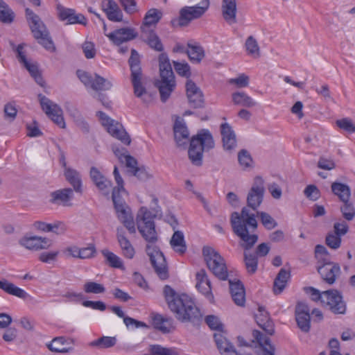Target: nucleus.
<instances>
[{"label":"nucleus","instance_id":"f257e3e1","mask_svg":"<svg viewBox=\"0 0 355 355\" xmlns=\"http://www.w3.org/2000/svg\"><path fill=\"white\" fill-rule=\"evenodd\" d=\"M230 223L234 233L240 239V245L244 249V263L247 272L254 274L257 270L258 257L255 254L248 252L258 241L254 234L257 228L255 215L250 212L248 207H243L241 213L234 211L231 215Z\"/></svg>","mask_w":355,"mask_h":355},{"label":"nucleus","instance_id":"f03ea898","mask_svg":"<svg viewBox=\"0 0 355 355\" xmlns=\"http://www.w3.org/2000/svg\"><path fill=\"white\" fill-rule=\"evenodd\" d=\"M155 216L146 207H141L137 216V226L142 237L148 243L146 251L155 272L161 279L164 280L168 277V270L163 253L154 245L158 240L154 223Z\"/></svg>","mask_w":355,"mask_h":355},{"label":"nucleus","instance_id":"7ed1b4c3","mask_svg":"<svg viewBox=\"0 0 355 355\" xmlns=\"http://www.w3.org/2000/svg\"><path fill=\"white\" fill-rule=\"evenodd\" d=\"M163 292L168 308L178 321L197 324L202 320L200 309L191 297L184 293L178 294L168 285L164 287Z\"/></svg>","mask_w":355,"mask_h":355},{"label":"nucleus","instance_id":"20e7f679","mask_svg":"<svg viewBox=\"0 0 355 355\" xmlns=\"http://www.w3.org/2000/svg\"><path fill=\"white\" fill-rule=\"evenodd\" d=\"M160 80H157L155 85L158 88L162 102H166L175 87V76L166 53L159 56Z\"/></svg>","mask_w":355,"mask_h":355},{"label":"nucleus","instance_id":"39448f33","mask_svg":"<svg viewBox=\"0 0 355 355\" xmlns=\"http://www.w3.org/2000/svg\"><path fill=\"white\" fill-rule=\"evenodd\" d=\"M214 147V141L210 132L202 130L190 140V146L188 150L189 158L191 163L197 166L202 164L204 150H209Z\"/></svg>","mask_w":355,"mask_h":355},{"label":"nucleus","instance_id":"423d86ee","mask_svg":"<svg viewBox=\"0 0 355 355\" xmlns=\"http://www.w3.org/2000/svg\"><path fill=\"white\" fill-rule=\"evenodd\" d=\"M25 12L31 30L37 42L47 51L54 52L55 46L49 35V32L40 17L28 8H26Z\"/></svg>","mask_w":355,"mask_h":355},{"label":"nucleus","instance_id":"0eeeda50","mask_svg":"<svg viewBox=\"0 0 355 355\" xmlns=\"http://www.w3.org/2000/svg\"><path fill=\"white\" fill-rule=\"evenodd\" d=\"M202 254L208 268L219 279H227L228 272L225 261L215 249L210 246L202 248Z\"/></svg>","mask_w":355,"mask_h":355},{"label":"nucleus","instance_id":"6e6552de","mask_svg":"<svg viewBox=\"0 0 355 355\" xmlns=\"http://www.w3.org/2000/svg\"><path fill=\"white\" fill-rule=\"evenodd\" d=\"M209 7V0H201L200 3L193 6H184L180 10L179 17L173 19L171 24L173 26H187L191 21L201 17Z\"/></svg>","mask_w":355,"mask_h":355},{"label":"nucleus","instance_id":"1a4fd4ad","mask_svg":"<svg viewBox=\"0 0 355 355\" xmlns=\"http://www.w3.org/2000/svg\"><path fill=\"white\" fill-rule=\"evenodd\" d=\"M128 62L131 71L134 93L136 96L141 97V96L146 92V90L141 82L142 73L140 66L139 55L135 49L131 51V55L129 58Z\"/></svg>","mask_w":355,"mask_h":355},{"label":"nucleus","instance_id":"9d476101","mask_svg":"<svg viewBox=\"0 0 355 355\" xmlns=\"http://www.w3.org/2000/svg\"><path fill=\"white\" fill-rule=\"evenodd\" d=\"M97 115L101 121L102 125L106 127L107 132L114 137L121 141L124 144L129 145L131 139L122 125L110 119L105 113L99 111Z\"/></svg>","mask_w":355,"mask_h":355},{"label":"nucleus","instance_id":"9b49d317","mask_svg":"<svg viewBox=\"0 0 355 355\" xmlns=\"http://www.w3.org/2000/svg\"><path fill=\"white\" fill-rule=\"evenodd\" d=\"M323 305L328 306L334 314H345L347 311L346 302L340 291L330 289L324 291Z\"/></svg>","mask_w":355,"mask_h":355},{"label":"nucleus","instance_id":"f8f14e48","mask_svg":"<svg viewBox=\"0 0 355 355\" xmlns=\"http://www.w3.org/2000/svg\"><path fill=\"white\" fill-rule=\"evenodd\" d=\"M40 105L46 114L60 128H65L62 110L45 96L39 94Z\"/></svg>","mask_w":355,"mask_h":355},{"label":"nucleus","instance_id":"ddd939ff","mask_svg":"<svg viewBox=\"0 0 355 355\" xmlns=\"http://www.w3.org/2000/svg\"><path fill=\"white\" fill-rule=\"evenodd\" d=\"M76 74L86 87H89L95 91L109 90L112 87L110 80L98 74H94L93 76L90 73L80 69L77 70Z\"/></svg>","mask_w":355,"mask_h":355},{"label":"nucleus","instance_id":"4468645a","mask_svg":"<svg viewBox=\"0 0 355 355\" xmlns=\"http://www.w3.org/2000/svg\"><path fill=\"white\" fill-rule=\"evenodd\" d=\"M264 191V180L261 177L256 176L248 194V206L256 210L263 201Z\"/></svg>","mask_w":355,"mask_h":355},{"label":"nucleus","instance_id":"2eb2a0df","mask_svg":"<svg viewBox=\"0 0 355 355\" xmlns=\"http://www.w3.org/2000/svg\"><path fill=\"white\" fill-rule=\"evenodd\" d=\"M323 261L321 266H318V272L325 283L332 285L340 272V266L326 259H323Z\"/></svg>","mask_w":355,"mask_h":355},{"label":"nucleus","instance_id":"dca6fc26","mask_svg":"<svg viewBox=\"0 0 355 355\" xmlns=\"http://www.w3.org/2000/svg\"><path fill=\"white\" fill-rule=\"evenodd\" d=\"M57 10L59 19L66 21L67 24H79L85 26L87 23L85 17L80 13H76L73 9L58 5Z\"/></svg>","mask_w":355,"mask_h":355},{"label":"nucleus","instance_id":"f3484780","mask_svg":"<svg viewBox=\"0 0 355 355\" xmlns=\"http://www.w3.org/2000/svg\"><path fill=\"white\" fill-rule=\"evenodd\" d=\"M220 130L224 150L232 153L237 146L236 134L232 127L227 123H223L220 125Z\"/></svg>","mask_w":355,"mask_h":355},{"label":"nucleus","instance_id":"a211bd4d","mask_svg":"<svg viewBox=\"0 0 355 355\" xmlns=\"http://www.w3.org/2000/svg\"><path fill=\"white\" fill-rule=\"evenodd\" d=\"M89 176L93 183L103 195H109L112 186V182L110 180L103 175L95 166L91 167Z\"/></svg>","mask_w":355,"mask_h":355},{"label":"nucleus","instance_id":"6ab92c4d","mask_svg":"<svg viewBox=\"0 0 355 355\" xmlns=\"http://www.w3.org/2000/svg\"><path fill=\"white\" fill-rule=\"evenodd\" d=\"M119 220L123 224L130 234L136 232L135 223L130 208L126 205H118L114 207Z\"/></svg>","mask_w":355,"mask_h":355},{"label":"nucleus","instance_id":"aec40b11","mask_svg":"<svg viewBox=\"0 0 355 355\" xmlns=\"http://www.w3.org/2000/svg\"><path fill=\"white\" fill-rule=\"evenodd\" d=\"M309 309L304 302H298L295 307V319L299 328L304 332L310 330Z\"/></svg>","mask_w":355,"mask_h":355},{"label":"nucleus","instance_id":"412c9836","mask_svg":"<svg viewBox=\"0 0 355 355\" xmlns=\"http://www.w3.org/2000/svg\"><path fill=\"white\" fill-rule=\"evenodd\" d=\"M187 96L190 105L193 108L201 107L204 103L203 95L198 87L191 80L186 83Z\"/></svg>","mask_w":355,"mask_h":355},{"label":"nucleus","instance_id":"4be33fe9","mask_svg":"<svg viewBox=\"0 0 355 355\" xmlns=\"http://www.w3.org/2000/svg\"><path fill=\"white\" fill-rule=\"evenodd\" d=\"M137 36V33L135 29L129 27L116 29L109 33V35H107L110 40L116 45H119L124 42L132 40L136 38Z\"/></svg>","mask_w":355,"mask_h":355},{"label":"nucleus","instance_id":"5701e85b","mask_svg":"<svg viewBox=\"0 0 355 355\" xmlns=\"http://www.w3.org/2000/svg\"><path fill=\"white\" fill-rule=\"evenodd\" d=\"M196 287L199 292L204 295L208 300L214 299L211 293V282L208 279L205 269H200L196 274Z\"/></svg>","mask_w":355,"mask_h":355},{"label":"nucleus","instance_id":"b1692460","mask_svg":"<svg viewBox=\"0 0 355 355\" xmlns=\"http://www.w3.org/2000/svg\"><path fill=\"white\" fill-rule=\"evenodd\" d=\"M255 320L257 324L268 335L272 336L275 334L274 323L265 307L259 306L258 312L255 314Z\"/></svg>","mask_w":355,"mask_h":355},{"label":"nucleus","instance_id":"393cba45","mask_svg":"<svg viewBox=\"0 0 355 355\" xmlns=\"http://www.w3.org/2000/svg\"><path fill=\"white\" fill-rule=\"evenodd\" d=\"M116 238L123 256L128 259H133L135 254V250L130 241L125 236V233L123 227H119L116 228Z\"/></svg>","mask_w":355,"mask_h":355},{"label":"nucleus","instance_id":"a878e982","mask_svg":"<svg viewBox=\"0 0 355 355\" xmlns=\"http://www.w3.org/2000/svg\"><path fill=\"white\" fill-rule=\"evenodd\" d=\"M19 242L21 246L32 250L45 249L51 245L48 239L36 236H24Z\"/></svg>","mask_w":355,"mask_h":355},{"label":"nucleus","instance_id":"bb28decb","mask_svg":"<svg viewBox=\"0 0 355 355\" xmlns=\"http://www.w3.org/2000/svg\"><path fill=\"white\" fill-rule=\"evenodd\" d=\"M174 137L179 146L187 144L189 140V132L184 119L178 117L173 125Z\"/></svg>","mask_w":355,"mask_h":355},{"label":"nucleus","instance_id":"cd10ccee","mask_svg":"<svg viewBox=\"0 0 355 355\" xmlns=\"http://www.w3.org/2000/svg\"><path fill=\"white\" fill-rule=\"evenodd\" d=\"M102 9L110 21H121L123 12L119 5L113 0H103L101 3Z\"/></svg>","mask_w":355,"mask_h":355},{"label":"nucleus","instance_id":"c85d7f7f","mask_svg":"<svg viewBox=\"0 0 355 355\" xmlns=\"http://www.w3.org/2000/svg\"><path fill=\"white\" fill-rule=\"evenodd\" d=\"M49 202L54 205H62L63 206L71 205L69 202L73 197V189L65 188L53 191L50 194Z\"/></svg>","mask_w":355,"mask_h":355},{"label":"nucleus","instance_id":"c756f323","mask_svg":"<svg viewBox=\"0 0 355 355\" xmlns=\"http://www.w3.org/2000/svg\"><path fill=\"white\" fill-rule=\"evenodd\" d=\"M222 15L225 21L229 24L236 22V0H223Z\"/></svg>","mask_w":355,"mask_h":355},{"label":"nucleus","instance_id":"7c9ffc66","mask_svg":"<svg viewBox=\"0 0 355 355\" xmlns=\"http://www.w3.org/2000/svg\"><path fill=\"white\" fill-rule=\"evenodd\" d=\"M230 293L234 303L240 306H243L245 302V293L243 284L240 281L233 282L229 281Z\"/></svg>","mask_w":355,"mask_h":355},{"label":"nucleus","instance_id":"2f4dec72","mask_svg":"<svg viewBox=\"0 0 355 355\" xmlns=\"http://www.w3.org/2000/svg\"><path fill=\"white\" fill-rule=\"evenodd\" d=\"M216 345L222 355H239L234 346L221 333L214 334Z\"/></svg>","mask_w":355,"mask_h":355},{"label":"nucleus","instance_id":"473e14b6","mask_svg":"<svg viewBox=\"0 0 355 355\" xmlns=\"http://www.w3.org/2000/svg\"><path fill=\"white\" fill-rule=\"evenodd\" d=\"M66 180L73 187V190L78 193H83L81 176L78 171L71 168H66L64 171Z\"/></svg>","mask_w":355,"mask_h":355},{"label":"nucleus","instance_id":"72a5a7b5","mask_svg":"<svg viewBox=\"0 0 355 355\" xmlns=\"http://www.w3.org/2000/svg\"><path fill=\"white\" fill-rule=\"evenodd\" d=\"M173 319L164 317L160 314H153L152 316V324L156 329L164 334L169 333L172 328Z\"/></svg>","mask_w":355,"mask_h":355},{"label":"nucleus","instance_id":"f704fd0d","mask_svg":"<svg viewBox=\"0 0 355 355\" xmlns=\"http://www.w3.org/2000/svg\"><path fill=\"white\" fill-rule=\"evenodd\" d=\"M253 338L262 348L265 355H274L275 347L270 343V339L268 336L263 335L259 330H254L252 331Z\"/></svg>","mask_w":355,"mask_h":355},{"label":"nucleus","instance_id":"c9c22d12","mask_svg":"<svg viewBox=\"0 0 355 355\" xmlns=\"http://www.w3.org/2000/svg\"><path fill=\"white\" fill-rule=\"evenodd\" d=\"M73 339H67L63 336L56 337L52 340V341L47 345L49 350L57 353H67L72 350L71 347H63L65 344L73 343Z\"/></svg>","mask_w":355,"mask_h":355},{"label":"nucleus","instance_id":"e433bc0d","mask_svg":"<svg viewBox=\"0 0 355 355\" xmlns=\"http://www.w3.org/2000/svg\"><path fill=\"white\" fill-rule=\"evenodd\" d=\"M291 277L290 272L282 268L275 279L273 291L276 295L280 294L286 288L288 279Z\"/></svg>","mask_w":355,"mask_h":355},{"label":"nucleus","instance_id":"4c0bfd02","mask_svg":"<svg viewBox=\"0 0 355 355\" xmlns=\"http://www.w3.org/2000/svg\"><path fill=\"white\" fill-rule=\"evenodd\" d=\"M114 153L121 162H125V166L130 168L131 173H133L138 168L137 160L128 154L126 149L116 148L114 149Z\"/></svg>","mask_w":355,"mask_h":355},{"label":"nucleus","instance_id":"58836bf2","mask_svg":"<svg viewBox=\"0 0 355 355\" xmlns=\"http://www.w3.org/2000/svg\"><path fill=\"white\" fill-rule=\"evenodd\" d=\"M0 288L10 295L21 299H26L28 296V294L24 290L12 283L8 282L7 280H0Z\"/></svg>","mask_w":355,"mask_h":355},{"label":"nucleus","instance_id":"ea45409f","mask_svg":"<svg viewBox=\"0 0 355 355\" xmlns=\"http://www.w3.org/2000/svg\"><path fill=\"white\" fill-rule=\"evenodd\" d=\"M170 244L172 248L180 254H183L187 250L184 234L181 231H175L173 234Z\"/></svg>","mask_w":355,"mask_h":355},{"label":"nucleus","instance_id":"a19ab883","mask_svg":"<svg viewBox=\"0 0 355 355\" xmlns=\"http://www.w3.org/2000/svg\"><path fill=\"white\" fill-rule=\"evenodd\" d=\"M332 192L336 195L342 202L348 201L351 196V191L345 184L334 182L331 184Z\"/></svg>","mask_w":355,"mask_h":355},{"label":"nucleus","instance_id":"79ce46f5","mask_svg":"<svg viewBox=\"0 0 355 355\" xmlns=\"http://www.w3.org/2000/svg\"><path fill=\"white\" fill-rule=\"evenodd\" d=\"M162 12L155 8L150 9L145 15L144 21L141 27L142 32H145L146 27L155 25L162 17Z\"/></svg>","mask_w":355,"mask_h":355},{"label":"nucleus","instance_id":"37998d69","mask_svg":"<svg viewBox=\"0 0 355 355\" xmlns=\"http://www.w3.org/2000/svg\"><path fill=\"white\" fill-rule=\"evenodd\" d=\"M187 53L191 62L198 64L205 57V51L202 46L199 45H192L188 44Z\"/></svg>","mask_w":355,"mask_h":355},{"label":"nucleus","instance_id":"c03bdc74","mask_svg":"<svg viewBox=\"0 0 355 355\" xmlns=\"http://www.w3.org/2000/svg\"><path fill=\"white\" fill-rule=\"evenodd\" d=\"M232 101L235 105L251 107L256 105V102L245 92H234L232 94Z\"/></svg>","mask_w":355,"mask_h":355},{"label":"nucleus","instance_id":"a18cd8bd","mask_svg":"<svg viewBox=\"0 0 355 355\" xmlns=\"http://www.w3.org/2000/svg\"><path fill=\"white\" fill-rule=\"evenodd\" d=\"M15 14L9 6L3 0H0V21L11 24L15 19Z\"/></svg>","mask_w":355,"mask_h":355},{"label":"nucleus","instance_id":"49530a36","mask_svg":"<svg viewBox=\"0 0 355 355\" xmlns=\"http://www.w3.org/2000/svg\"><path fill=\"white\" fill-rule=\"evenodd\" d=\"M102 254L105 259L106 263L112 268L124 269L122 259L108 250H102Z\"/></svg>","mask_w":355,"mask_h":355},{"label":"nucleus","instance_id":"de8ad7c7","mask_svg":"<svg viewBox=\"0 0 355 355\" xmlns=\"http://www.w3.org/2000/svg\"><path fill=\"white\" fill-rule=\"evenodd\" d=\"M24 68L27 69L31 76L35 79V82L40 86L43 87L44 80L38 69V66L35 62H31L29 60L23 64Z\"/></svg>","mask_w":355,"mask_h":355},{"label":"nucleus","instance_id":"09e8293b","mask_svg":"<svg viewBox=\"0 0 355 355\" xmlns=\"http://www.w3.org/2000/svg\"><path fill=\"white\" fill-rule=\"evenodd\" d=\"M116 343L115 336H102L90 343L89 345L100 349L110 348L114 346Z\"/></svg>","mask_w":355,"mask_h":355},{"label":"nucleus","instance_id":"8fccbe9b","mask_svg":"<svg viewBox=\"0 0 355 355\" xmlns=\"http://www.w3.org/2000/svg\"><path fill=\"white\" fill-rule=\"evenodd\" d=\"M245 46L249 55L254 57H259L260 49L257 41L253 36L250 35L247 38Z\"/></svg>","mask_w":355,"mask_h":355},{"label":"nucleus","instance_id":"3c124183","mask_svg":"<svg viewBox=\"0 0 355 355\" xmlns=\"http://www.w3.org/2000/svg\"><path fill=\"white\" fill-rule=\"evenodd\" d=\"M150 352L152 355H180L175 348L164 347L160 345H150Z\"/></svg>","mask_w":355,"mask_h":355},{"label":"nucleus","instance_id":"603ef678","mask_svg":"<svg viewBox=\"0 0 355 355\" xmlns=\"http://www.w3.org/2000/svg\"><path fill=\"white\" fill-rule=\"evenodd\" d=\"M147 43L150 48L157 51H162L164 49L162 42L157 35L154 31L148 33L147 36Z\"/></svg>","mask_w":355,"mask_h":355},{"label":"nucleus","instance_id":"864d4df0","mask_svg":"<svg viewBox=\"0 0 355 355\" xmlns=\"http://www.w3.org/2000/svg\"><path fill=\"white\" fill-rule=\"evenodd\" d=\"M238 161L241 166L245 169L252 166V158L247 150L243 149L239 151Z\"/></svg>","mask_w":355,"mask_h":355},{"label":"nucleus","instance_id":"5fc2aeb1","mask_svg":"<svg viewBox=\"0 0 355 355\" xmlns=\"http://www.w3.org/2000/svg\"><path fill=\"white\" fill-rule=\"evenodd\" d=\"M173 63L174 69L178 75L187 78L191 76V73L190 70V66L188 63L185 62H180L176 61H173Z\"/></svg>","mask_w":355,"mask_h":355},{"label":"nucleus","instance_id":"6e6d98bb","mask_svg":"<svg viewBox=\"0 0 355 355\" xmlns=\"http://www.w3.org/2000/svg\"><path fill=\"white\" fill-rule=\"evenodd\" d=\"M257 216L260 218L263 225L268 230H272L277 225V222L268 213L258 211Z\"/></svg>","mask_w":355,"mask_h":355},{"label":"nucleus","instance_id":"4d7b16f0","mask_svg":"<svg viewBox=\"0 0 355 355\" xmlns=\"http://www.w3.org/2000/svg\"><path fill=\"white\" fill-rule=\"evenodd\" d=\"M343 202V205L340 207L343 216L345 219L352 220L355 216V209L349 200Z\"/></svg>","mask_w":355,"mask_h":355},{"label":"nucleus","instance_id":"13d9d810","mask_svg":"<svg viewBox=\"0 0 355 355\" xmlns=\"http://www.w3.org/2000/svg\"><path fill=\"white\" fill-rule=\"evenodd\" d=\"M84 291L87 293L99 294L105 292V287L98 283L89 282L85 284Z\"/></svg>","mask_w":355,"mask_h":355},{"label":"nucleus","instance_id":"bf43d9fd","mask_svg":"<svg viewBox=\"0 0 355 355\" xmlns=\"http://www.w3.org/2000/svg\"><path fill=\"white\" fill-rule=\"evenodd\" d=\"M341 241V237L335 233H329L325 239L327 245L334 250H337L340 247Z\"/></svg>","mask_w":355,"mask_h":355},{"label":"nucleus","instance_id":"052dcab7","mask_svg":"<svg viewBox=\"0 0 355 355\" xmlns=\"http://www.w3.org/2000/svg\"><path fill=\"white\" fill-rule=\"evenodd\" d=\"M205 322L211 329L222 331L223 324L218 317L214 315H209L205 317Z\"/></svg>","mask_w":355,"mask_h":355},{"label":"nucleus","instance_id":"680f3d73","mask_svg":"<svg viewBox=\"0 0 355 355\" xmlns=\"http://www.w3.org/2000/svg\"><path fill=\"white\" fill-rule=\"evenodd\" d=\"M121 5L122 6L124 11L130 15L135 14L139 12V8L137 6L135 0H119Z\"/></svg>","mask_w":355,"mask_h":355},{"label":"nucleus","instance_id":"e2e57ef3","mask_svg":"<svg viewBox=\"0 0 355 355\" xmlns=\"http://www.w3.org/2000/svg\"><path fill=\"white\" fill-rule=\"evenodd\" d=\"M304 193L306 198L313 201L317 200L320 197V190L314 184L308 185L305 188Z\"/></svg>","mask_w":355,"mask_h":355},{"label":"nucleus","instance_id":"0e129e2a","mask_svg":"<svg viewBox=\"0 0 355 355\" xmlns=\"http://www.w3.org/2000/svg\"><path fill=\"white\" fill-rule=\"evenodd\" d=\"M336 125L340 128L343 129L348 132L351 133L355 132V123H354L349 118H343L342 119L337 120Z\"/></svg>","mask_w":355,"mask_h":355},{"label":"nucleus","instance_id":"69168bd1","mask_svg":"<svg viewBox=\"0 0 355 355\" xmlns=\"http://www.w3.org/2000/svg\"><path fill=\"white\" fill-rule=\"evenodd\" d=\"M59 251L43 252L39 255V260L43 263H50L56 261Z\"/></svg>","mask_w":355,"mask_h":355},{"label":"nucleus","instance_id":"338daca9","mask_svg":"<svg viewBox=\"0 0 355 355\" xmlns=\"http://www.w3.org/2000/svg\"><path fill=\"white\" fill-rule=\"evenodd\" d=\"M83 51L86 58L92 59L96 55V49L94 43L85 42L82 46Z\"/></svg>","mask_w":355,"mask_h":355},{"label":"nucleus","instance_id":"774afa93","mask_svg":"<svg viewBox=\"0 0 355 355\" xmlns=\"http://www.w3.org/2000/svg\"><path fill=\"white\" fill-rule=\"evenodd\" d=\"M3 111H4L5 118L6 119H8L12 121L15 119V117L17 116V110L15 107V105L13 103H8L6 104L4 106Z\"/></svg>","mask_w":355,"mask_h":355}]
</instances>
